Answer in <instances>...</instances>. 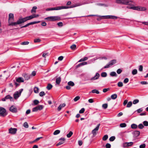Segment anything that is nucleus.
Listing matches in <instances>:
<instances>
[{
	"label": "nucleus",
	"instance_id": "obj_36",
	"mask_svg": "<svg viewBox=\"0 0 148 148\" xmlns=\"http://www.w3.org/2000/svg\"><path fill=\"white\" fill-rule=\"evenodd\" d=\"M37 7L36 6H34L33 7L32 9L31 10V12L32 13L33 12H36V10L37 9Z\"/></svg>",
	"mask_w": 148,
	"mask_h": 148
},
{
	"label": "nucleus",
	"instance_id": "obj_63",
	"mask_svg": "<svg viewBox=\"0 0 148 148\" xmlns=\"http://www.w3.org/2000/svg\"><path fill=\"white\" fill-rule=\"evenodd\" d=\"M139 70L140 71H142L143 70V66L142 65H140L139 67Z\"/></svg>",
	"mask_w": 148,
	"mask_h": 148
},
{
	"label": "nucleus",
	"instance_id": "obj_51",
	"mask_svg": "<svg viewBox=\"0 0 148 148\" xmlns=\"http://www.w3.org/2000/svg\"><path fill=\"white\" fill-rule=\"evenodd\" d=\"M138 126V128L140 129H142L144 127V126L141 123L139 124Z\"/></svg>",
	"mask_w": 148,
	"mask_h": 148
},
{
	"label": "nucleus",
	"instance_id": "obj_8",
	"mask_svg": "<svg viewBox=\"0 0 148 148\" xmlns=\"http://www.w3.org/2000/svg\"><path fill=\"white\" fill-rule=\"evenodd\" d=\"M99 17H101V19H117L118 17L112 15H107L100 16Z\"/></svg>",
	"mask_w": 148,
	"mask_h": 148
},
{
	"label": "nucleus",
	"instance_id": "obj_14",
	"mask_svg": "<svg viewBox=\"0 0 148 148\" xmlns=\"http://www.w3.org/2000/svg\"><path fill=\"white\" fill-rule=\"evenodd\" d=\"M40 22V21H34V22H30V23H27V24H26V25H25L24 26L21 27V28H22L23 27H27L28 26L30 25H33V24H35L38 23Z\"/></svg>",
	"mask_w": 148,
	"mask_h": 148
},
{
	"label": "nucleus",
	"instance_id": "obj_15",
	"mask_svg": "<svg viewBox=\"0 0 148 148\" xmlns=\"http://www.w3.org/2000/svg\"><path fill=\"white\" fill-rule=\"evenodd\" d=\"M9 99L10 101H13V99L12 97H11L10 95H8L6 96L5 98H3L2 100L3 101H5L6 100Z\"/></svg>",
	"mask_w": 148,
	"mask_h": 148
},
{
	"label": "nucleus",
	"instance_id": "obj_37",
	"mask_svg": "<svg viewBox=\"0 0 148 148\" xmlns=\"http://www.w3.org/2000/svg\"><path fill=\"white\" fill-rule=\"evenodd\" d=\"M132 105V102L131 101H129L127 103L126 107L127 108H130L131 106Z\"/></svg>",
	"mask_w": 148,
	"mask_h": 148
},
{
	"label": "nucleus",
	"instance_id": "obj_17",
	"mask_svg": "<svg viewBox=\"0 0 148 148\" xmlns=\"http://www.w3.org/2000/svg\"><path fill=\"white\" fill-rule=\"evenodd\" d=\"M23 76L25 80H28L31 78V75L26 73L23 74Z\"/></svg>",
	"mask_w": 148,
	"mask_h": 148
},
{
	"label": "nucleus",
	"instance_id": "obj_23",
	"mask_svg": "<svg viewBox=\"0 0 148 148\" xmlns=\"http://www.w3.org/2000/svg\"><path fill=\"white\" fill-rule=\"evenodd\" d=\"M16 81L18 82H24V79L23 78L19 77L16 79Z\"/></svg>",
	"mask_w": 148,
	"mask_h": 148
},
{
	"label": "nucleus",
	"instance_id": "obj_18",
	"mask_svg": "<svg viewBox=\"0 0 148 148\" xmlns=\"http://www.w3.org/2000/svg\"><path fill=\"white\" fill-rule=\"evenodd\" d=\"M59 140L60 141L57 144V146H58L59 145H60L64 143L65 139L64 138H60Z\"/></svg>",
	"mask_w": 148,
	"mask_h": 148
},
{
	"label": "nucleus",
	"instance_id": "obj_35",
	"mask_svg": "<svg viewBox=\"0 0 148 148\" xmlns=\"http://www.w3.org/2000/svg\"><path fill=\"white\" fill-rule=\"evenodd\" d=\"M108 138V136L107 135H105L102 138V140H103L106 141V140Z\"/></svg>",
	"mask_w": 148,
	"mask_h": 148
},
{
	"label": "nucleus",
	"instance_id": "obj_5",
	"mask_svg": "<svg viewBox=\"0 0 148 148\" xmlns=\"http://www.w3.org/2000/svg\"><path fill=\"white\" fill-rule=\"evenodd\" d=\"M23 90V89H21L18 91H16L14 92L13 95V97L15 99H17L21 96Z\"/></svg>",
	"mask_w": 148,
	"mask_h": 148
},
{
	"label": "nucleus",
	"instance_id": "obj_43",
	"mask_svg": "<svg viewBox=\"0 0 148 148\" xmlns=\"http://www.w3.org/2000/svg\"><path fill=\"white\" fill-rule=\"evenodd\" d=\"M118 86L119 87H121L123 86V84L122 82H119L117 84Z\"/></svg>",
	"mask_w": 148,
	"mask_h": 148
},
{
	"label": "nucleus",
	"instance_id": "obj_2",
	"mask_svg": "<svg viewBox=\"0 0 148 148\" xmlns=\"http://www.w3.org/2000/svg\"><path fill=\"white\" fill-rule=\"evenodd\" d=\"M8 23L9 26H15L14 23H16V22H13L14 21V16L13 14L10 13L8 16Z\"/></svg>",
	"mask_w": 148,
	"mask_h": 148
},
{
	"label": "nucleus",
	"instance_id": "obj_62",
	"mask_svg": "<svg viewBox=\"0 0 148 148\" xmlns=\"http://www.w3.org/2000/svg\"><path fill=\"white\" fill-rule=\"evenodd\" d=\"M146 145L145 144H143L140 145V148H145Z\"/></svg>",
	"mask_w": 148,
	"mask_h": 148
},
{
	"label": "nucleus",
	"instance_id": "obj_49",
	"mask_svg": "<svg viewBox=\"0 0 148 148\" xmlns=\"http://www.w3.org/2000/svg\"><path fill=\"white\" fill-rule=\"evenodd\" d=\"M45 95V93L44 91L41 92L39 93V95L40 97H42Z\"/></svg>",
	"mask_w": 148,
	"mask_h": 148
},
{
	"label": "nucleus",
	"instance_id": "obj_4",
	"mask_svg": "<svg viewBox=\"0 0 148 148\" xmlns=\"http://www.w3.org/2000/svg\"><path fill=\"white\" fill-rule=\"evenodd\" d=\"M127 8L129 9H132L134 10L138 11H144L146 10L145 8L140 6H127Z\"/></svg>",
	"mask_w": 148,
	"mask_h": 148
},
{
	"label": "nucleus",
	"instance_id": "obj_56",
	"mask_svg": "<svg viewBox=\"0 0 148 148\" xmlns=\"http://www.w3.org/2000/svg\"><path fill=\"white\" fill-rule=\"evenodd\" d=\"M105 147L106 148H110L111 145L110 144L108 143L106 145Z\"/></svg>",
	"mask_w": 148,
	"mask_h": 148
},
{
	"label": "nucleus",
	"instance_id": "obj_46",
	"mask_svg": "<svg viewBox=\"0 0 148 148\" xmlns=\"http://www.w3.org/2000/svg\"><path fill=\"white\" fill-rule=\"evenodd\" d=\"M23 126L26 128H27L28 127V125L27 122H25L23 124Z\"/></svg>",
	"mask_w": 148,
	"mask_h": 148
},
{
	"label": "nucleus",
	"instance_id": "obj_31",
	"mask_svg": "<svg viewBox=\"0 0 148 148\" xmlns=\"http://www.w3.org/2000/svg\"><path fill=\"white\" fill-rule=\"evenodd\" d=\"M39 88L37 87H35L34 89V92L35 93H38L39 92Z\"/></svg>",
	"mask_w": 148,
	"mask_h": 148
},
{
	"label": "nucleus",
	"instance_id": "obj_53",
	"mask_svg": "<svg viewBox=\"0 0 148 148\" xmlns=\"http://www.w3.org/2000/svg\"><path fill=\"white\" fill-rule=\"evenodd\" d=\"M85 111V109L84 108H82L79 111L80 114L83 113Z\"/></svg>",
	"mask_w": 148,
	"mask_h": 148
},
{
	"label": "nucleus",
	"instance_id": "obj_20",
	"mask_svg": "<svg viewBox=\"0 0 148 148\" xmlns=\"http://www.w3.org/2000/svg\"><path fill=\"white\" fill-rule=\"evenodd\" d=\"M133 144V143L132 142H126L124 143V145L126 147H130L132 146Z\"/></svg>",
	"mask_w": 148,
	"mask_h": 148
},
{
	"label": "nucleus",
	"instance_id": "obj_50",
	"mask_svg": "<svg viewBox=\"0 0 148 148\" xmlns=\"http://www.w3.org/2000/svg\"><path fill=\"white\" fill-rule=\"evenodd\" d=\"M80 98V97L79 96H77L75 97V98L74 99V100L75 101H76L79 100Z\"/></svg>",
	"mask_w": 148,
	"mask_h": 148
},
{
	"label": "nucleus",
	"instance_id": "obj_52",
	"mask_svg": "<svg viewBox=\"0 0 148 148\" xmlns=\"http://www.w3.org/2000/svg\"><path fill=\"white\" fill-rule=\"evenodd\" d=\"M39 103V101L37 100H35L34 101V104L35 105H37Z\"/></svg>",
	"mask_w": 148,
	"mask_h": 148
},
{
	"label": "nucleus",
	"instance_id": "obj_59",
	"mask_svg": "<svg viewBox=\"0 0 148 148\" xmlns=\"http://www.w3.org/2000/svg\"><path fill=\"white\" fill-rule=\"evenodd\" d=\"M143 110V109L142 108H139L136 110V111L138 113H140Z\"/></svg>",
	"mask_w": 148,
	"mask_h": 148
},
{
	"label": "nucleus",
	"instance_id": "obj_64",
	"mask_svg": "<svg viewBox=\"0 0 148 148\" xmlns=\"http://www.w3.org/2000/svg\"><path fill=\"white\" fill-rule=\"evenodd\" d=\"M58 25L60 27H62L63 26V23L62 22H60L57 23Z\"/></svg>",
	"mask_w": 148,
	"mask_h": 148
},
{
	"label": "nucleus",
	"instance_id": "obj_25",
	"mask_svg": "<svg viewBox=\"0 0 148 148\" xmlns=\"http://www.w3.org/2000/svg\"><path fill=\"white\" fill-rule=\"evenodd\" d=\"M110 75L112 77H117V75L115 72H111L110 73Z\"/></svg>",
	"mask_w": 148,
	"mask_h": 148
},
{
	"label": "nucleus",
	"instance_id": "obj_7",
	"mask_svg": "<svg viewBox=\"0 0 148 148\" xmlns=\"http://www.w3.org/2000/svg\"><path fill=\"white\" fill-rule=\"evenodd\" d=\"M116 62V60L115 59L113 60L110 61L108 64L104 67V69L109 68L110 66L113 65Z\"/></svg>",
	"mask_w": 148,
	"mask_h": 148
},
{
	"label": "nucleus",
	"instance_id": "obj_6",
	"mask_svg": "<svg viewBox=\"0 0 148 148\" xmlns=\"http://www.w3.org/2000/svg\"><path fill=\"white\" fill-rule=\"evenodd\" d=\"M27 21L28 20L26 17L24 18H20L16 22V23H15L14 24H15V25H17L20 24L24 23Z\"/></svg>",
	"mask_w": 148,
	"mask_h": 148
},
{
	"label": "nucleus",
	"instance_id": "obj_24",
	"mask_svg": "<svg viewBox=\"0 0 148 148\" xmlns=\"http://www.w3.org/2000/svg\"><path fill=\"white\" fill-rule=\"evenodd\" d=\"M61 81V78L60 77L57 78L56 80V83L58 84H59Z\"/></svg>",
	"mask_w": 148,
	"mask_h": 148
},
{
	"label": "nucleus",
	"instance_id": "obj_26",
	"mask_svg": "<svg viewBox=\"0 0 148 148\" xmlns=\"http://www.w3.org/2000/svg\"><path fill=\"white\" fill-rule=\"evenodd\" d=\"M53 86L50 84H48L47 86V88L48 90H50L52 87Z\"/></svg>",
	"mask_w": 148,
	"mask_h": 148
},
{
	"label": "nucleus",
	"instance_id": "obj_58",
	"mask_svg": "<svg viewBox=\"0 0 148 148\" xmlns=\"http://www.w3.org/2000/svg\"><path fill=\"white\" fill-rule=\"evenodd\" d=\"M139 101L138 99H136L134 100L133 101V103L134 104H136L137 103H138Z\"/></svg>",
	"mask_w": 148,
	"mask_h": 148
},
{
	"label": "nucleus",
	"instance_id": "obj_12",
	"mask_svg": "<svg viewBox=\"0 0 148 148\" xmlns=\"http://www.w3.org/2000/svg\"><path fill=\"white\" fill-rule=\"evenodd\" d=\"M81 5V4H80L79 3H77L74 5H73L70 7L67 6H62V7L63 8V9H67L69 8H73L80 6Z\"/></svg>",
	"mask_w": 148,
	"mask_h": 148
},
{
	"label": "nucleus",
	"instance_id": "obj_19",
	"mask_svg": "<svg viewBox=\"0 0 148 148\" xmlns=\"http://www.w3.org/2000/svg\"><path fill=\"white\" fill-rule=\"evenodd\" d=\"M99 73H96L95 76L94 77L91 78V80H94L97 79L99 78Z\"/></svg>",
	"mask_w": 148,
	"mask_h": 148
},
{
	"label": "nucleus",
	"instance_id": "obj_34",
	"mask_svg": "<svg viewBox=\"0 0 148 148\" xmlns=\"http://www.w3.org/2000/svg\"><path fill=\"white\" fill-rule=\"evenodd\" d=\"M60 132V131L59 130H57L54 131L53 134L54 135H56L58 134Z\"/></svg>",
	"mask_w": 148,
	"mask_h": 148
},
{
	"label": "nucleus",
	"instance_id": "obj_61",
	"mask_svg": "<svg viewBox=\"0 0 148 148\" xmlns=\"http://www.w3.org/2000/svg\"><path fill=\"white\" fill-rule=\"evenodd\" d=\"M129 81V79L128 78H125L123 81V82L125 84H126Z\"/></svg>",
	"mask_w": 148,
	"mask_h": 148
},
{
	"label": "nucleus",
	"instance_id": "obj_48",
	"mask_svg": "<svg viewBox=\"0 0 148 148\" xmlns=\"http://www.w3.org/2000/svg\"><path fill=\"white\" fill-rule=\"evenodd\" d=\"M41 40L39 38L35 39H34V41L35 42H40Z\"/></svg>",
	"mask_w": 148,
	"mask_h": 148
},
{
	"label": "nucleus",
	"instance_id": "obj_44",
	"mask_svg": "<svg viewBox=\"0 0 148 148\" xmlns=\"http://www.w3.org/2000/svg\"><path fill=\"white\" fill-rule=\"evenodd\" d=\"M115 139V137L114 136H112L110 137L109 138V140L110 141H113Z\"/></svg>",
	"mask_w": 148,
	"mask_h": 148
},
{
	"label": "nucleus",
	"instance_id": "obj_28",
	"mask_svg": "<svg viewBox=\"0 0 148 148\" xmlns=\"http://www.w3.org/2000/svg\"><path fill=\"white\" fill-rule=\"evenodd\" d=\"M137 127V125L135 124H132L131 125V127L132 129H136Z\"/></svg>",
	"mask_w": 148,
	"mask_h": 148
},
{
	"label": "nucleus",
	"instance_id": "obj_22",
	"mask_svg": "<svg viewBox=\"0 0 148 148\" xmlns=\"http://www.w3.org/2000/svg\"><path fill=\"white\" fill-rule=\"evenodd\" d=\"M66 106V104L64 103H63L62 104H61L59 106L58 108V111H60L62 108L65 107Z\"/></svg>",
	"mask_w": 148,
	"mask_h": 148
},
{
	"label": "nucleus",
	"instance_id": "obj_38",
	"mask_svg": "<svg viewBox=\"0 0 148 148\" xmlns=\"http://www.w3.org/2000/svg\"><path fill=\"white\" fill-rule=\"evenodd\" d=\"M137 73V71L136 69H134L133 70L132 72V74L133 75H135Z\"/></svg>",
	"mask_w": 148,
	"mask_h": 148
},
{
	"label": "nucleus",
	"instance_id": "obj_30",
	"mask_svg": "<svg viewBox=\"0 0 148 148\" xmlns=\"http://www.w3.org/2000/svg\"><path fill=\"white\" fill-rule=\"evenodd\" d=\"M73 134V133L72 131H70L67 134L66 136L68 138H70Z\"/></svg>",
	"mask_w": 148,
	"mask_h": 148
},
{
	"label": "nucleus",
	"instance_id": "obj_3",
	"mask_svg": "<svg viewBox=\"0 0 148 148\" xmlns=\"http://www.w3.org/2000/svg\"><path fill=\"white\" fill-rule=\"evenodd\" d=\"M45 19L49 21H54L60 20V18L58 16H51L45 18Z\"/></svg>",
	"mask_w": 148,
	"mask_h": 148
},
{
	"label": "nucleus",
	"instance_id": "obj_41",
	"mask_svg": "<svg viewBox=\"0 0 148 148\" xmlns=\"http://www.w3.org/2000/svg\"><path fill=\"white\" fill-rule=\"evenodd\" d=\"M120 126L121 127H124L126 126V124L125 123H122L120 124Z\"/></svg>",
	"mask_w": 148,
	"mask_h": 148
},
{
	"label": "nucleus",
	"instance_id": "obj_21",
	"mask_svg": "<svg viewBox=\"0 0 148 148\" xmlns=\"http://www.w3.org/2000/svg\"><path fill=\"white\" fill-rule=\"evenodd\" d=\"M133 134L134 136L138 137L140 134V132L138 131H135L133 132Z\"/></svg>",
	"mask_w": 148,
	"mask_h": 148
},
{
	"label": "nucleus",
	"instance_id": "obj_60",
	"mask_svg": "<svg viewBox=\"0 0 148 148\" xmlns=\"http://www.w3.org/2000/svg\"><path fill=\"white\" fill-rule=\"evenodd\" d=\"M122 70L121 69H118L117 70L116 72L118 74H120L122 72Z\"/></svg>",
	"mask_w": 148,
	"mask_h": 148
},
{
	"label": "nucleus",
	"instance_id": "obj_27",
	"mask_svg": "<svg viewBox=\"0 0 148 148\" xmlns=\"http://www.w3.org/2000/svg\"><path fill=\"white\" fill-rule=\"evenodd\" d=\"M117 97V95L116 94H114L111 96V98L113 99H115Z\"/></svg>",
	"mask_w": 148,
	"mask_h": 148
},
{
	"label": "nucleus",
	"instance_id": "obj_16",
	"mask_svg": "<svg viewBox=\"0 0 148 148\" xmlns=\"http://www.w3.org/2000/svg\"><path fill=\"white\" fill-rule=\"evenodd\" d=\"M10 110L13 113H16L17 112V109L15 106H12L10 108Z\"/></svg>",
	"mask_w": 148,
	"mask_h": 148
},
{
	"label": "nucleus",
	"instance_id": "obj_55",
	"mask_svg": "<svg viewBox=\"0 0 148 148\" xmlns=\"http://www.w3.org/2000/svg\"><path fill=\"white\" fill-rule=\"evenodd\" d=\"M29 44V42L28 41H25L21 43L22 45H27Z\"/></svg>",
	"mask_w": 148,
	"mask_h": 148
},
{
	"label": "nucleus",
	"instance_id": "obj_47",
	"mask_svg": "<svg viewBox=\"0 0 148 148\" xmlns=\"http://www.w3.org/2000/svg\"><path fill=\"white\" fill-rule=\"evenodd\" d=\"M102 106L103 108L104 109H106L107 108L108 104H107L106 103L103 104L102 105Z\"/></svg>",
	"mask_w": 148,
	"mask_h": 148
},
{
	"label": "nucleus",
	"instance_id": "obj_33",
	"mask_svg": "<svg viewBox=\"0 0 148 148\" xmlns=\"http://www.w3.org/2000/svg\"><path fill=\"white\" fill-rule=\"evenodd\" d=\"M68 84L69 86H73L74 85V83L73 82L70 81L68 83Z\"/></svg>",
	"mask_w": 148,
	"mask_h": 148
},
{
	"label": "nucleus",
	"instance_id": "obj_11",
	"mask_svg": "<svg viewBox=\"0 0 148 148\" xmlns=\"http://www.w3.org/2000/svg\"><path fill=\"white\" fill-rule=\"evenodd\" d=\"M100 125V124H99L97 125L96 127L92 131V132L94 137L96 135V132L98 131Z\"/></svg>",
	"mask_w": 148,
	"mask_h": 148
},
{
	"label": "nucleus",
	"instance_id": "obj_9",
	"mask_svg": "<svg viewBox=\"0 0 148 148\" xmlns=\"http://www.w3.org/2000/svg\"><path fill=\"white\" fill-rule=\"evenodd\" d=\"M7 115L6 110L4 108L0 107V116H4Z\"/></svg>",
	"mask_w": 148,
	"mask_h": 148
},
{
	"label": "nucleus",
	"instance_id": "obj_42",
	"mask_svg": "<svg viewBox=\"0 0 148 148\" xmlns=\"http://www.w3.org/2000/svg\"><path fill=\"white\" fill-rule=\"evenodd\" d=\"M107 75V73L106 72H102L101 74V76L103 77H106Z\"/></svg>",
	"mask_w": 148,
	"mask_h": 148
},
{
	"label": "nucleus",
	"instance_id": "obj_39",
	"mask_svg": "<svg viewBox=\"0 0 148 148\" xmlns=\"http://www.w3.org/2000/svg\"><path fill=\"white\" fill-rule=\"evenodd\" d=\"M76 45H75V44H73L71 46L70 48L71 49L73 50H74L76 49Z\"/></svg>",
	"mask_w": 148,
	"mask_h": 148
},
{
	"label": "nucleus",
	"instance_id": "obj_40",
	"mask_svg": "<svg viewBox=\"0 0 148 148\" xmlns=\"http://www.w3.org/2000/svg\"><path fill=\"white\" fill-rule=\"evenodd\" d=\"M26 17L27 18L28 21L31 20V19H32L34 18L33 15L29 16H27Z\"/></svg>",
	"mask_w": 148,
	"mask_h": 148
},
{
	"label": "nucleus",
	"instance_id": "obj_29",
	"mask_svg": "<svg viewBox=\"0 0 148 148\" xmlns=\"http://www.w3.org/2000/svg\"><path fill=\"white\" fill-rule=\"evenodd\" d=\"M88 59V58L87 57H85L84 58L80 59L78 61L79 62L84 61Z\"/></svg>",
	"mask_w": 148,
	"mask_h": 148
},
{
	"label": "nucleus",
	"instance_id": "obj_32",
	"mask_svg": "<svg viewBox=\"0 0 148 148\" xmlns=\"http://www.w3.org/2000/svg\"><path fill=\"white\" fill-rule=\"evenodd\" d=\"M91 92L92 93H96L97 94H99V92L97 89L92 90L91 91Z\"/></svg>",
	"mask_w": 148,
	"mask_h": 148
},
{
	"label": "nucleus",
	"instance_id": "obj_1",
	"mask_svg": "<svg viewBox=\"0 0 148 148\" xmlns=\"http://www.w3.org/2000/svg\"><path fill=\"white\" fill-rule=\"evenodd\" d=\"M116 2L117 3L125 5H132L134 4L132 1L129 0H116Z\"/></svg>",
	"mask_w": 148,
	"mask_h": 148
},
{
	"label": "nucleus",
	"instance_id": "obj_45",
	"mask_svg": "<svg viewBox=\"0 0 148 148\" xmlns=\"http://www.w3.org/2000/svg\"><path fill=\"white\" fill-rule=\"evenodd\" d=\"M37 107L38 108V109L39 110H42L43 108V106L41 105H39L37 106Z\"/></svg>",
	"mask_w": 148,
	"mask_h": 148
},
{
	"label": "nucleus",
	"instance_id": "obj_10",
	"mask_svg": "<svg viewBox=\"0 0 148 148\" xmlns=\"http://www.w3.org/2000/svg\"><path fill=\"white\" fill-rule=\"evenodd\" d=\"M63 8L62 7V6H58L56 7L47 8L46 10L47 11L53 10H58L62 9H63Z\"/></svg>",
	"mask_w": 148,
	"mask_h": 148
},
{
	"label": "nucleus",
	"instance_id": "obj_57",
	"mask_svg": "<svg viewBox=\"0 0 148 148\" xmlns=\"http://www.w3.org/2000/svg\"><path fill=\"white\" fill-rule=\"evenodd\" d=\"M143 124L145 126H148V122L145 121L143 122Z\"/></svg>",
	"mask_w": 148,
	"mask_h": 148
},
{
	"label": "nucleus",
	"instance_id": "obj_13",
	"mask_svg": "<svg viewBox=\"0 0 148 148\" xmlns=\"http://www.w3.org/2000/svg\"><path fill=\"white\" fill-rule=\"evenodd\" d=\"M17 131V129L16 128H11L9 130V133L12 134H15Z\"/></svg>",
	"mask_w": 148,
	"mask_h": 148
},
{
	"label": "nucleus",
	"instance_id": "obj_54",
	"mask_svg": "<svg viewBox=\"0 0 148 148\" xmlns=\"http://www.w3.org/2000/svg\"><path fill=\"white\" fill-rule=\"evenodd\" d=\"M38 108L37 106L36 107L33 108L32 111L33 112H36L38 110Z\"/></svg>",
	"mask_w": 148,
	"mask_h": 148
}]
</instances>
